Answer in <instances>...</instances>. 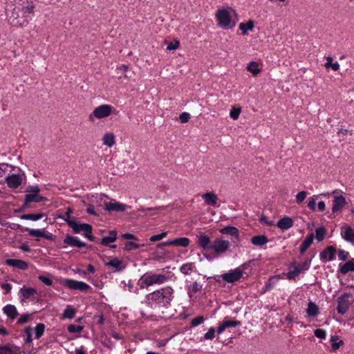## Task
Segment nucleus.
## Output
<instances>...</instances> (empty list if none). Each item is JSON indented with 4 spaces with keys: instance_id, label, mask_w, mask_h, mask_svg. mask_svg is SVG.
I'll return each mask as SVG.
<instances>
[{
    "instance_id": "obj_1",
    "label": "nucleus",
    "mask_w": 354,
    "mask_h": 354,
    "mask_svg": "<svg viewBox=\"0 0 354 354\" xmlns=\"http://www.w3.org/2000/svg\"><path fill=\"white\" fill-rule=\"evenodd\" d=\"M10 3H15L12 9L7 8V15L10 24L14 26H25L33 13L35 6L27 0H9Z\"/></svg>"
},
{
    "instance_id": "obj_2",
    "label": "nucleus",
    "mask_w": 354,
    "mask_h": 354,
    "mask_svg": "<svg viewBox=\"0 0 354 354\" xmlns=\"http://www.w3.org/2000/svg\"><path fill=\"white\" fill-rule=\"evenodd\" d=\"M174 290L171 287L162 288L146 295L144 303L154 310L167 309L171 306L174 298Z\"/></svg>"
},
{
    "instance_id": "obj_3",
    "label": "nucleus",
    "mask_w": 354,
    "mask_h": 354,
    "mask_svg": "<svg viewBox=\"0 0 354 354\" xmlns=\"http://www.w3.org/2000/svg\"><path fill=\"white\" fill-rule=\"evenodd\" d=\"M168 279V277L162 274H145L138 280V285L141 289H144L155 284H162L165 283Z\"/></svg>"
},
{
    "instance_id": "obj_4",
    "label": "nucleus",
    "mask_w": 354,
    "mask_h": 354,
    "mask_svg": "<svg viewBox=\"0 0 354 354\" xmlns=\"http://www.w3.org/2000/svg\"><path fill=\"white\" fill-rule=\"evenodd\" d=\"M243 274V266L238 267L234 270H231L228 272L222 274L221 275H216L213 277V279L218 283L221 282V279H222L225 282L232 283L239 281L242 278Z\"/></svg>"
},
{
    "instance_id": "obj_5",
    "label": "nucleus",
    "mask_w": 354,
    "mask_h": 354,
    "mask_svg": "<svg viewBox=\"0 0 354 354\" xmlns=\"http://www.w3.org/2000/svg\"><path fill=\"white\" fill-rule=\"evenodd\" d=\"M216 18L218 21V25L224 29L231 28L236 24V23L232 20L230 14L226 9L217 10Z\"/></svg>"
},
{
    "instance_id": "obj_6",
    "label": "nucleus",
    "mask_w": 354,
    "mask_h": 354,
    "mask_svg": "<svg viewBox=\"0 0 354 354\" xmlns=\"http://www.w3.org/2000/svg\"><path fill=\"white\" fill-rule=\"evenodd\" d=\"M353 302V296L351 293L344 292L337 298V313L344 315Z\"/></svg>"
},
{
    "instance_id": "obj_7",
    "label": "nucleus",
    "mask_w": 354,
    "mask_h": 354,
    "mask_svg": "<svg viewBox=\"0 0 354 354\" xmlns=\"http://www.w3.org/2000/svg\"><path fill=\"white\" fill-rule=\"evenodd\" d=\"M113 109V106L110 104H102L94 109L93 112L89 115V119L93 120V118L102 119L109 117L111 114Z\"/></svg>"
},
{
    "instance_id": "obj_8",
    "label": "nucleus",
    "mask_w": 354,
    "mask_h": 354,
    "mask_svg": "<svg viewBox=\"0 0 354 354\" xmlns=\"http://www.w3.org/2000/svg\"><path fill=\"white\" fill-rule=\"evenodd\" d=\"M65 286L71 290H78L86 292L90 288V286L85 282L73 279H66Z\"/></svg>"
},
{
    "instance_id": "obj_9",
    "label": "nucleus",
    "mask_w": 354,
    "mask_h": 354,
    "mask_svg": "<svg viewBox=\"0 0 354 354\" xmlns=\"http://www.w3.org/2000/svg\"><path fill=\"white\" fill-rule=\"evenodd\" d=\"M229 247L230 242L228 241L216 239L214 241L211 249L218 254H222L228 250Z\"/></svg>"
},
{
    "instance_id": "obj_10",
    "label": "nucleus",
    "mask_w": 354,
    "mask_h": 354,
    "mask_svg": "<svg viewBox=\"0 0 354 354\" xmlns=\"http://www.w3.org/2000/svg\"><path fill=\"white\" fill-rule=\"evenodd\" d=\"M23 178L20 174H12L5 178V182L8 187L11 189L18 188L22 183Z\"/></svg>"
},
{
    "instance_id": "obj_11",
    "label": "nucleus",
    "mask_w": 354,
    "mask_h": 354,
    "mask_svg": "<svg viewBox=\"0 0 354 354\" xmlns=\"http://www.w3.org/2000/svg\"><path fill=\"white\" fill-rule=\"evenodd\" d=\"M346 203V198L344 196L339 195L335 196L333 200V206L331 208L332 212H340Z\"/></svg>"
},
{
    "instance_id": "obj_12",
    "label": "nucleus",
    "mask_w": 354,
    "mask_h": 354,
    "mask_svg": "<svg viewBox=\"0 0 354 354\" xmlns=\"http://www.w3.org/2000/svg\"><path fill=\"white\" fill-rule=\"evenodd\" d=\"M190 241L186 237L176 238L173 240H169L165 242H162L158 245V246H168V245H178L183 248H186L189 245Z\"/></svg>"
},
{
    "instance_id": "obj_13",
    "label": "nucleus",
    "mask_w": 354,
    "mask_h": 354,
    "mask_svg": "<svg viewBox=\"0 0 354 354\" xmlns=\"http://www.w3.org/2000/svg\"><path fill=\"white\" fill-rule=\"evenodd\" d=\"M63 243L64 244L63 248L67 245L77 248H84L87 246L85 243L80 241L77 237L71 235H66V238L64 239Z\"/></svg>"
},
{
    "instance_id": "obj_14",
    "label": "nucleus",
    "mask_w": 354,
    "mask_h": 354,
    "mask_svg": "<svg viewBox=\"0 0 354 354\" xmlns=\"http://www.w3.org/2000/svg\"><path fill=\"white\" fill-rule=\"evenodd\" d=\"M127 208L125 204L120 203L115 201L111 203H104V209L108 212H124Z\"/></svg>"
},
{
    "instance_id": "obj_15",
    "label": "nucleus",
    "mask_w": 354,
    "mask_h": 354,
    "mask_svg": "<svg viewBox=\"0 0 354 354\" xmlns=\"http://www.w3.org/2000/svg\"><path fill=\"white\" fill-rule=\"evenodd\" d=\"M336 248L334 246H328L320 252V259L322 261H330L334 259Z\"/></svg>"
},
{
    "instance_id": "obj_16",
    "label": "nucleus",
    "mask_w": 354,
    "mask_h": 354,
    "mask_svg": "<svg viewBox=\"0 0 354 354\" xmlns=\"http://www.w3.org/2000/svg\"><path fill=\"white\" fill-rule=\"evenodd\" d=\"M19 293L23 297V301H26L35 299L37 292L35 288L23 287L20 289Z\"/></svg>"
},
{
    "instance_id": "obj_17",
    "label": "nucleus",
    "mask_w": 354,
    "mask_h": 354,
    "mask_svg": "<svg viewBox=\"0 0 354 354\" xmlns=\"http://www.w3.org/2000/svg\"><path fill=\"white\" fill-rule=\"evenodd\" d=\"M46 201L48 199L46 197L41 196L38 194H28L25 196L24 206L27 207L32 202L40 203Z\"/></svg>"
},
{
    "instance_id": "obj_18",
    "label": "nucleus",
    "mask_w": 354,
    "mask_h": 354,
    "mask_svg": "<svg viewBox=\"0 0 354 354\" xmlns=\"http://www.w3.org/2000/svg\"><path fill=\"white\" fill-rule=\"evenodd\" d=\"M5 262L7 266L17 268L21 270H26L28 268V263L20 259H8Z\"/></svg>"
},
{
    "instance_id": "obj_19",
    "label": "nucleus",
    "mask_w": 354,
    "mask_h": 354,
    "mask_svg": "<svg viewBox=\"0 0 354 354\" xmlns=\"http://www.w3.org/2000/svg\"><path fill=\"white\" fill-rule=\"evenodd\" d=\"M198 244L203 249L208 250L212 248L210 238L204 233H200L198 236Z\"/></svg>"
},
{
    "instance_id": "obj_20",
    "label": "nucleus",
    "mask_w": 354,
    "mask_h": 354,
    "mask_svg": "<svg viewBox=\"0 0 354 354\" xmlns=\"http://www.w3.org/2000/svg\"><path fill=\"white\" fill-rule=\"evenodd\" d=\"M104 265L118 272L122 271L125 268L122 260L118 258H114L109 261L104 262Z\"/></svg>"
},
{
    "instance_id": "obj_21",
    "label": "nucleus",
    "mask_w": 354,
    "mask_h": 354,
    "mask_svg": "<svg viewBox=\"0 0 354 354\" xmlns=\"http://www.w3.org/2000/svg\"><path fill=\"white\" fill-rule=\"evenodd\" d=\"M241 325V322L236 320L224 319L223 323L217 328V333L221 334L227 328L236 327Z\"/></svg>"
},
{
    "instance_id": "obj_22",
    "label": "nucleus",
    "mask_w": 354,
    "mask_h": 354,
    "mask_svg": "<svg viewBox=\"0 0 354 354\" xmlns=\"http://www.w3.org/2000/svg\"><path fill=\"white\" fill-rule=\"evenodd\" d=\"M69 227L72 228L73 232L75 234H78L80 232L88 231V230H90L89 224L77 223L76 221L70 222Z\"/></svg>"
},
{
    "instance_id": "obj_23",
    "label": "nucleus",
    "mask_w": 354,
    "mask_h": 354,
    "mask_svg": "<svg viewBox=\"0 0 354 354\" xmlns=\"http://www.w3.org/2000/svg\"><path fill=\"white\" fill-rule=\"evenodd\" d=\"M202 198L207 205L214 206L218 200V196L214 192H206L202 195Z\"/></svg>"
},
{
    "instance_id": "obj_24",
    "label": "nucleus",
    "mask_w": 354,
    "mask_h": 354,
    "mask_svg": "<svg viewBox=\"0 0 354 354\" xmlns=\"http://www.w3.org/2000/svg\"><path fill=\"white\" fill-rule=\"evenodd\" d=\"M277 226L281 230H288L293 226V221L290 217L285 216L277 221Z\"/></svg>"
},
{
    "instance_id": "obj_25",
    "label": "nucleus",
    "mask_w": 354,
    "mask_h": 354,
    "mask_svg": "<svg viewBox=\"0 0 354 354\" xmlns=\"http://www.w3.org/2000/svg\"><path fill=\"white\" fill-rule=\"evenodd\" d=\"M3 312L4 314L6 315V316L8 318L12 320L15 319L18 315V312L16 307L14 305L11 304H8L5 306L3 308Z\"/></svg>"
},
{
    "instance_id": "obj_26",
    "label": "nucleus",
    "mask_w": 354,
    "mask_h": 354,
    "mask_svg": "<svg viewBox=\"0 0 354 354\" xmlns=\"http://www.w3.org/2000/svg\"><path fill=\"white\" fill-rule=\"evenodd\" d=\"M117 239V232L111 230L109 232V236H104L100 241L103 245H109L110 243L114 242Z\"/></svg>"
},
{
    "instance_id": "obj_27",
    "label": "nucleus",
    "mask_w": 354,
    "mask_h": 354,
    "mask_svg": "<svg viewBox=\"0 0 354 354\" xmlns=\"http://www.w3.org/2000/svg\"><path fill=\"white\" fill-rule=\"evenodd\" d=\"M314 240V234L313 233L308 234L304 241L302 242L301 245L300 246L299 251L302 254H304L307 249L310 246Z\"/></svg>"
},
{
    "instance_id": "obj_28",
    "label": "nucleus",
    "mask_w": 354,
    "mask_h": 354,
    "mask_svg": "<svg viewBox=\"0 0 354 354\" xmlns=\"http://www.w3.org/2000/svg\"><path fill=\"white\" fill-rule=\"evenodd\" d=\"M220 232L223 234H228L236 239H239V230L233 226H227L220 230Z\"/></svg>"
},
{
    "instance_id": "obj_29",
    "label": "nucleus",
    "mask_w": 354,
    "mask_h": 354,
    "mask_svg": "<svg viewBox=\"0 0 354 354\" xmlns=\"http://www.w3.org/2000/svg\"><path fill=\"white\" fill-rule=\"evenodd\" d=\"M103 144L108 147H111L115 144V137L113 133H106L102 138Z\"/></svg>"
},
{
    "instance_id": "obj_30",
    "label": "nucleus",
    "mask_w": 354,
    "mask_h": 354,
    "mask_svg": "<svg viewBox=\"0 0 354 354\" xmlns=\"http://www.w3.org/2000/svg\"><path fill=\"white\" fill-rule=\"evenodd\" d=\"M339 272L342 274H346L348 272H354V259L346 262L340 266Z\"/></svg>"
},
{
    "instance_id": "obj_31",
    "label": "nucleus",
    "mask_w": 354,
    "mask_h": 354,
    "mask_svg": "<svg viewBox=\"0 0 354 354\" xmlns=\"http://www.w3.org/2000/svg\"><path fill=\"white\" fill-rule=\"evenodd\" d=\"M268 239L265 235L254 236L251 239V243L255 246H262L267 243Z\"/></svg>"
},
{
    "instance_id": "obj_32",
    "label": "nucleus",
    "mask_w": 354,
    "mask_h": 354,
    "mask_svg": "<svg viewBox=\"0 0 354 354\" xmlns=\"http://www.w3.org/2000/svg\"><path fill=\"white\" fill-rule=\"evenodd\" d=\"M342 238L350 243H354V230L348 226L346 227L345 231L342 233Z\"/></svg>"
},
{
    "instance_id": "obj_33",
    "label": "nucleus",
    "mask_w": 354,
    "mask_h": 354,
    "mask_svg": "<svg viewBox=\"0 0 354 354\" xmlns=\"http://www.w3.org/2000/svg\"><path fill=\"white\" fill-rule=\"evenodd\" d=\"M254 27V22L252 20L248 21V23H241L239 26L243 35L247 34L248 30L252 31Z\"/></svg>"
},
{
    "instance_id": "obj_34",
    "label": "nucleus",
    "mask_w": 354,
    "mask_h": 354,
    "mask_svg": "<svg viewBox=\"0 0 354 354\" xmlns=\"http://www.w3.org/2000/svg\"><path fill=\"white\" fill-rule=\"evenodd\" d=\"M196 269V266L194 263H186L183 264L180 268V271L185 274L187 275L190 274L193 270Z\"/></svg>"
},
{
    "instance_id": "obj_35",
    "label": "nucleus",
    "mask_w": 354,
    "mask_h": 354,
    "mask_svg": "<svg viewBox=\"0 0 354 354\" xmlns=\"http://www.w3.org/2000/svg\"><path fill=\"white\" fill-rule=\"evenodd\" d=\"M306 311L309 317H315L319 313L318 306L312 301L308 303Z\"/></svg>"
},
{
    "instance_id": "obj_36",
    "label": "nucleus",
    "mask_w": 354,
    "mask_h": 354,
    "mask_svg": "<svg viewBox=\"0 0 354 354\" xmlns=\"http://www.w3.org/2000/svg\"><path fill=\"white\" fill-rule=\"evenodd\" d=\"M45 216V214L43 213H39V214H23L21 216V219L23 220H30V221H38Z\"/></svg>"
},
{
    "instance_id": "obj_37",
    "label": "nucleus",
    "mask_w": 354,
    "mask_h": 354,
    "mask_svg": "<svg viewBox=\"0 0 354 354\" xmlns=\"http://www.w3.org/2000/svg\"><path fill=\"white\" fill-rule=\"evenodd\" d=\"M247 70L253 75H257L261 71L259 68V64L257 62H250L247 66Z\"/></svg>"
},
{
    "instance_id": "obj_38",
    "label": "nucleus",
    "mask_w": 354,
    "mask_h": 354,
    "mask_svg": "<svg viewBox=\"0 0 354 354\" xmlns=\"http://www.w3.org/2000/svg\"><path fill=\"white\" fill-rule=\"evenodd\" d=\"M24 343L30 344L32 342V328L30 326H27L24 330Z\"/></svg>"
},
{
    "instance_id": "obj_39",
    "label": "nucleus",
    "mask_w": 354,
    "mask_h": 354,
    "mask_svg": "<svg viewBox=\"0 0 354 354\" xmlns=\"http://www.w3.org/2000/svg\"><path fill=\"white\" fill-rule=\"evenodd\" d=\"M75 315V310L71 306H68L64 310L62 319H72Z\"/></svg>"
},
{
    "instance_id": "obj_40",
    "label": "nucleus",
    "mask_w": 354,
    "mask_h": 354,
    "mask_svg": "<svg viewBox=\"0 0 354 354\" xmlns=\"http://www.w3.org/2000/svg\"><path fill=\"white\" fill-rule=\"evenodd\" d=\"M327 62L324 64L326 68H331L334 71H337L339 68L338 62L333 63V58L330 56L326 57Z\"/></svg>"
},
{
    "instance_id": "obj_41",
    "label": "nucleus",
    "mask_w": 354,
    "mask_h": 354,
    "mask_svg": "<svg viewBox=\"0 0 354 354\" xmlns=\"http://www.w3.org/2000/svg\"><path fill=\"white\" fill-rule=\"evenodd\" d=\"M45 330V325L42 323L37 324L35 326L34 331L35 333V337L39 339L44 334Z\"/></svg>"
},
{
    "instance_id": "obj_42",
    "label": "nucleus",
    "mask_w": 354,
    "mask_h": 354,
    "mask_svg": "<svg viewBox=\"0 0 354 354\" xmlns=\"http://www.w3.org/2000/svg\"><path fill=\"white\" fill-rule=\"evenodd\" d=\"M326 230L324 227H320L315 230L316 239L318 241L324 240Z\"/></svg>"
},
{
    "instance_id": "obj_43",
    "label": "nucleus",
    "mask_w": 354,
    "mask_h": 354,
    "mask_svg": "<svg viewBox=\"0 0 354 354\" xmlns=\"http://www.w3.org/2000/svg\"><path fill=\"white\" fill-rule=\"evenodd\" d=\"M24 231L27 232L29 235L32 236L42 237L43 230H36V229H30L28 227L24 228Z\"/></svg>"
},
{
    "instance_id": "obj_44",
    "label": "nucleus",
    "mask_w": 354,
    "mask_h": 354,
    "mask_svg": "<svg viewBox=\"0 0 354 354\" xmlns=\"http://www.w3.org/2000/svg\"><path fill=\"white\" fill-rule=\"evenodd\" d=\"M0 354H17L9 344L0 346Z\"/></svg>"
},
{
    "instance_id": "obj_45",
    "label": "nucleus",
    "mask_w": 354,
    "mask_h": 354,
    "mask_svg": "<svg viewBox=\"0 0 354 354\" xmlns=\"http://www.w3.org/2000/svg\"><path fill=\"white\" fill-rule=\"evenodd\" d=\"M73 213V210L71 208L68 207L66 210V212L64 213V216H59L60 218L66 221L69 226L70 222H74L75 221H73L71 219V214Z\"/></svg>"
},
{
    "instance_id": "obj_46",
    "label": "nucleus",
    "mask_w": 354,
    "mask_h": 354,
    "mask_svg": "<svg viewBox=\"0 0 354 354\" xmlns=\"http://www.w3.org/2000/svg\"><path fill=\"white\" fill-rule=\"evenodd\" d=\"M301 271L299 270V268H297V266H295L294 269L292 270L289 271L287 273V278L288 279H295V277L300 273Z\"/></svg>"
},
{
    "instance_id": "obj_47",
    "label": "nucleus",
    "mask_w": 354,
    "mask_h": 354,
    "mask_svg": "<svg viewBox=\"0 0 354 354\" xmlns=\"http://www.w3.org/2000/svg\"><path fill=\"white\" fill-rule=\"evenodd\" d=\"M307 192L306 191H301L297 193L295 196V201L297 204L301 203L306 198Z\"/></svg>"
},
{
    "instance_id": "obj_48",
    "label": "nucleus",
    "mask_w": 354,
    "mask_h": 354,
    "mask_svg": "<svg viewBox=\"0 0 354 354\" xmlns=\"http://www.w3.org/2000/svg\"><path fill=\"white\" fill-rule=\"evenodd\" d=\"M140 248V245L133 241H127L124 245V250L127 251H130Z\"/></svg>"
},
{
    "instance_id": "obj_49",
    "label": "nucleus",
    "mask_w": 354,
    "mask_h": 354,
    "mask_svg": "<svg viewBox=\"0 0 354 354\" xmlns=\"http://www.w3.org/2000/svg\"><path fill=\"white\" fill-rule=\"evenodd\" d=\"M67 330L69 333H80L83 330V326L70 324L68 326Z\"/></svg>"
},
{
    "instance_id": "obj_50",
    "label": "nucleus",
    "mask_w": 354,
    "mask_h": 354,
    "mask_svg": "<svg viewBox=\"0 0 354 354\" xmlns=\"http://www.w3.org/2000/svg\"><path fill=\"white\" fill-rule=\"evenodd\" d=\"M31 315L28 313H25L22 315L18 319H17V324H24L27 323L29 319H30Z\"/></svg>"
},
{
    "instance_id": "obj_51",
    "label": "nucleus",
    "mask_w": 354,
    "mask_h": 354,
    "mask_svg": "<svg viewBox=\"0 0 354 354\" xmlns=\"http://www.w3.org/2000/svg\"><path fill=\"white\" fill-rule=\"evenodd\" d=\"M241 109L233 107L230 112V117L234 120H237L239 117Z\"/></svg>"
},
{
    "instance_id": "obj_52",
    "label": "nucleus",
    "mask_w": 354,
    "mask_h": 354,
    "mask_svg": "<svg viewBox=\"0 0 354 354\" xmlns=\"http://www.w3.org/2000/svg\"><path fill=\"white\" fill-rule=\"evenodd\" d=\"M167 232H164L160 234L153 235L149 238V240H150V241H152V242L161 240L162 239H163L164 237H165L167 236Z\"/></svg>"
},
{
    "instance_id": "obj_53",
    "label": "nucleus",
    "mask_w": 354,
    "mask_h": 354,
    "mask_svg": "<svg viewBox=\"0 0 354 354\" xmlns=\"http://www.w3.org/2000/svg\"><path fill=\"white\" fill-rule=\"evenodd\" d=\"M204 322V318L203 316H198L194 318L191 322L192 326H197L199 324H202Z\"/></svg>"
},
{
    "instance_id": "obj_54",
    "label": "nucleus",
    "mask_w": 354,
    "mask_h": 354,
    "mask_svg": "<svg viewBox=\"0 0 354 354\" xmlns=\"http://www.w3.org/2000/svg\"><path fill=\"white\" fill-rule=\"evenodd\" d=\"M315 335L320 339H325L326 337V333L324 329H316L314 332Z\"/></svg>"
},
{
    "instance_id": "obj_55",
    "label": "nucleus",
    "mask_w": 354,
    "mask_h": 354,
    "mask_svg": "<svg viewBox=\"0 0 354 354\" xmlns=\"http://www.w3.org/2000/svg\"><path fill=\"white\" fill-rule=\"evenodd\" d=\"M26 192L29 194H38L40 189L37 185H30L26 188Z\"/></svg>"
},
{
    "instance_id": "obj_56",
    "label": "nucleus",
    "mask_w": 354,
    "mask_h": 354,
    "mask_svg": "<svg viewBox=\"0 0 354 354\" xmlns=\"http://www.w3.org/2000/svg\"><path fill=\"white\" fill-rule=\"evenodd\" d=\"M84 236L91 241H95L96 239L92 235V226L90 225V230L88 231H84Z\"/></svg>"
},
{
    "instance_id": "obj_57",
    "label": "nucleus",
    "mask_w": 354,
    "mask_h": 354,
    "mask_svg": "<svg viewBox=\"0 0 354 354\" xmlns=\"http://www.w3.org/2000/svg\"><path fill=\"white\" fill-rule=\"evenodd\" d=\"M317 196H313L308 200V207L313 211L315 209Z\"/></svg>"
},
{
    "instance_id": "obj_58",
    "label": "nucleus",
    "mask_w": 354,
    "mask_h": 354,
    "mask_svg": "<svg viewBox=\"0 0 354 354\" xmlns=\"http://www.w3.org/2000/svg\"><path fill=\"white\" fill-rule=\"evenodd\" d=\"M349 253L344 250H339L338 257L340 261L346 260L348 257Z\"/></svg>"
},
{
    "instance_id": "obj_59",
    "label": "nucleus",
    "mask_w": 354,
    "mask_h": 354,
    "mask_svg": "<svg viewBox=\"0 0 354 354\" xmlns=\"http://www.w3.org/2000/svg\"><path fill=\"white\" fill-rule=\"evenodd\" d=\"M214 334H215V329L214 328H211L204 335V338L205 339H212L214 337Z\"/></svg>"
},
{
    "instance_id": "obj_60",
    "label": "nucleus",
    "mask_w": 354,
    "mask_h": 354,
    "mask_svg": "<svg viewBox=\"0 0 354 354\" xmlns=\"http://www.w3.org/2000/svg\"><path fill=\"white\" fill-rule=\"evenodd\" d=\"M179 118L182 123L187 122L190 119V114L187 112H183L180 115Z\"/></svg>"
},
{
    "instance_id": "obj_61",
    "label": "nucleus",
    "mask_w": 354,
    "mask_h": 354,
    "mask_svg": "<svg viewBox=\"0 0 354 354\" xmlns=\"http://www.w3.org/2000/svg\"><path fill=\"white\" fill-rule=\"evenodd\" d=\"M310 263L306 261L303 262L302 263L299 264L297 266V268H299V270L301 272H303V271L308 270L310 268Z\"/></svg>"
},
{
    "instance_id": "obj_62",
    "label": "nucleus",
    "mask_w": 354,
    "mask_h": 354,
    "mask_svg": "<svg viewBox=\"0 0 354 354\" xmlns=\"http://www.w3.org/2000/svg\"><path fill=\"white\" fill-rule=\"evenodd\" d=\"M38 279L46 286H51L53 284V281L45 276L40 275L38 277Z\"/></svg>"
},
{
    "instance_id": "obj_63",
    "label": "nucleus",
    "mask_w": 354,
    "mask_h": 354,
    "mask_svg": "<svg viewBox=\"0 0 354 354\" xmlns=\"http://www.w3.org/2000/svg\"><path fill=\"white\" fill-rule=\"evenodd\" d=\"M179 47V41H175L174 43H169L168 46H167V50H176Z\"/></svg>"
},
{
    "instance_id": "obj_64",
    "label": "nucleus",
    "mask_w": 354,
    "mask_h": 354,
    "mask_svg": "<svg viewBox=\"0 0 354 354\" xmlns=\"http://www.w3.org/2000/svg\"><path fill=\"white\" fill-rule=\"evenodd\" d=\"M121 238L123 239H134L138 240V239L133 234L124 233L121 235Z\"/></svg>"
}]
</instances>
